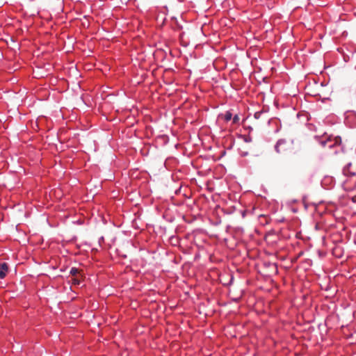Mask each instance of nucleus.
<instances>
[{
	"label": "nucleus",
	"instance_id": "f257e3e1",
	"mask_svg": "<svg viewBox=\"0 0 356 356\" xmlns=\"http://www.w3.org/2000/svg\"><path fill=\"white\" fill-rule=\"evenodd\" d=\"M315 138L323 147L330 149L338 147L341 143V138L339 136H316Z\"/></svg>",
	"mask_w": 356,
	"mask_h": 356
},
{
	"label": "nucleus",
	"instance_id": "f03ea898",
	"mask_svg": "<svg viewBox=\"0 0 356 356\" xmlns=\"http://www.w3.org/2000/svg\"><path fill=\"white\" fill-rule=\"evenodd\" d=\"M274 148L277 154H286L293 149V140L279 139L276 142Z\"/></svg>",
	"mask_w": 356,
	"mask_h": 356
},
{
	"label": "nucleus",
	"instance_id": "7ed1b4c3",
	"mask_svg": "<svg viewBox=\"0 0 356 356\" xmlns=\"http://www.w3.org/2000/svg\"><path fill=\"white\" fill-rule=\"evenodd\" d=\"M343 174L346 177H354L356 175V170L352 168L351 163H348L343 167Z\"/></svg>",
	"mask_w": 356,
	"mask_h": 356
},
{
	"label": "nucleus",
	"instance_id": "20e7f679",
	"mask_svg": "<svg viewBox=\"0 0 356 356\" xmlns=\"http://www.w3.org/2000/svg\"><path fill=\"white\" fill-rule=\"evenodd\" d=\"M8 272V266L6 263L0 264V279H3Z\"/></svg>",
	"mask_w": 356,
	"mask_h": 356
},
{
	"label": "nucleus",
	"instance_id": "39448f33",
	"mask_svg": "<svg viewBox=\"0 0 356 356\" xmlns=\"http://www.w3.org/2000/svg\"><path fill=\"white\" fill-rule=\"evenodd\" d=\"M220 118H222L225 122H227L232 118V113L230 111H227L224 114H220Z\"/></svg>",
	"mask_w": 356,
	"mask_h": 356
},
{
	"label": "nucleus",
	"instance_id": "423d86ee",
	"mask_svg": "<svg viewBox=\"0 0 356 356\" xmlns=\"http://www.w3.org/2000/svg\"><path fill=\"white\" fill-rule=\"evenodd\" d=\"M343 187L344 190H346V191L355 190V189H356V181L353 184L350 185V184H349L348 181L346 180L343 182Z\"/></svg>",
	"mask_w": 356,
	"mask_h": 356
},
{
	"label": "nucleus",
	"instance_id": "0eeeda50",
	"mask_svg": "<svg viewBox=\"0 0 356 356\" xmlns=\"http://www.w3.org/2000/svg\"><path fill=\"white\" fill-rule=\"evenodd\" d=\"M232 123L233 124L238 123L239 120H240L238 115H235L234 116L232 115Z\"/></svg>",
	"mask_w": 356,
	"mask_h": 356
},
{
	"label": "nucleus",
	"instance_id": "6e6552de",
	"mask_svg": "<svg viewBox=\"0 0 356 356\" xmlns=\"http://www.w3.org/2000/svg\"><path fill=\"white\" fill-rule=\"evenodd\" d=\"M263 114H264V112H263L262 111H257V112H256V113L254 114V118H256V119H259V118L261 117V115H262Z\"/></svg>",
	"mask_w": 356,
	"mask_h": 356
},
{
	"label": "nucleus",
	"instance_id": "1a4fd4ad",
	"mask_svg": "<svg viewBox=\"0 0 356 356\" xmlns=\"http://www.w3.org/2000/svg\"><path fill=\"white\" fill-rule=\"evenodd\" d=\"M79 273V270L76 268H74V267H72L71 269H70V273L72 275H76L77 273Z\"/></svg>",
	"mask_w": 356,
	"mask_h": 356
},
{
	"label": "nucleus",
	"instance_id": "9d476101",
	"mask_svg": "<svg viewBox=\"0 0 356 356\" xmlns=\"http://www.w3.org/2000/svg\"><path fill=\"white\" fill-rule=\"evenodd\" d=\"M104 238L103 236L99 238V242L101 243V241H104Z\"/></svg>",
	"mask_w": 356,
	"mask_h": 356
},
{
	"label": "nucleus",
	"instance_id": "9b49d317",
	"mask_svg": "<svg viewBox=\"0 0 356 356\" xmlns=\"http://www.w3.org/2000/svg\"><path fill=\"white\" fill-rule=\"evenodd\" d=\"M245 142H250V141H251V139H250V138H245Z\"/></svg>",
	"mask_w": 356,
	"mask_h": 356
},
{
	"label": "nucleus",
	"instance_id": "f8f14e48",
	"mask_svg": "<svg viewBox=\"0 0 356 356\" xmlns=\"http://www.w3.org/2000/svg\"><path fill=\"white\" fill-rule=\"evenodd\" d=\"M353 202H356V197H353Z\"/></svg>",
	"mask_w": 356,
	"mask_h": 356
}]
</instances>
